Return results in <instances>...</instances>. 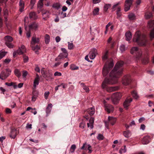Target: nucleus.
<instances>
[{"label":"nucleus","instance_id":"obj_26","mask_svg":"<svg viewBox=\"0 0 154 154\" xmlns=\"http://www.w3.org/2000/svg\"><path fill=\"white\" fill-rule=\"evenodd\" d=\"M87 111L90 115L92 116L95 113V110L94 108L92 107L89 108L88 109Z\"/></svg>","mask_w":154,"mask_h":154},{"label":"nucleus","instance_id":"obj_31","mask_svg":"<svg viewBox=\"0 0 154 154\" xmlns=\"http://www.w3.org/2000/svg\"><path fill=\"white\" fill-rule=\"evenodd\" d=\"M152 17V13L149 12H147L145 13V17L146 19L150 18Z\"/></svg>","mask_w":154,"mask_h":154},{"label":"nucleus","instance_id":"obj_33","mask_svg":"<svg viewBox=\"0 0 154 154\" xmlns=\"http://www.w3.org/2000/svg\"><path fill=\"white\" fill-rule=\"evenodd\" d=\"M117 89V88L116 87H112L107 88H106L107 91L108 92H112Z\"/></svg>","mask_w":154,"mask_h":154},{"label":"nucleus","instance_id":"obj_44","mask_svg":"<svg viewBox=\"0 0 154 154\" xmlns=\"http://www.w3.org/2000/svg\"><path fill=\"white\" fill-rule=\"evenodd\" d=\"M149 36L151 39L154 38V28L152 29L150 31Z\"/></svg>","mask_w":154,"mask_h":154},{"label":"nucleus","instance_id":"obj_52","mask_svg":"<svg viewBox=\"0 0 154 154\" xmlns=\"http://www.w3.org/2000/svg\"><path fill=\"white\" fill-rule=\"evenodd\" d=\"M127 47H126L124 45H122L120 47V49L122 52H123L127 49Z\"/></svg>","mask_w":154,"mask_h":154},{"label":"nucleus","instance_id":"obj_47","mask_svg":"<svg viewBox=\"0 0 154 154\" xmlns=\"http://www.w3.org/2000/svg\"><path fill=\"white\" fill-rule=\"evenodd\" d=\"M5 45L10 48H12L14 47V45L10 42H5Z\"/></svg>","mask_w":154,"mask_h":154},{"label":"nucleus","instance_id":"obj_54","mask_svg":"<svg viewBox=\"0 0 154 154\" xmlns=\"http://www.w3.org/2000/svg\"><path fill=\"white\" fill-rule=\"evenodd\" d=\"M97 139L99 140H102L104 139V137L103 135L101 134H99L98 135V136L97 137Z\"/></svg>","mask_w":154,"mask_h":154},{"label":"nucleus","instance_id":"obj_40","mask_svg":"<svg viewBox=\"0 0 154 154\" xmlns=\"http://www.w3.org/2000/svg\"><path fill=\"white\" fill-rule=\"evenodd\" d=\"M7 53V52H5L4 50H2L0 51V59L5 56Z\"/></svg>","mask_w":154,"mask_h":154},{"label":"nucleus","instance_id":"obj_22","mask_svg":"<svg viewBox=\"0 0 154 154\" xmlns=\"http://www.w3.org/2000/svg\"><path fill=\"white\" fill-rule=\"evenodd\" d=\"M39 42V40L38 38L32 37V41L31 42V45H34L35 44H38Z\"/></svg>","mask_w":154,"mask_h":154},{"label":"nucleus","instance_id":"obj_43","mask_svg":"<svg viewBox=\"0 0 154 154\" xmlns=\"http://www.w3.org/2000/svg\"><path fill=\"white\" fill-rule=\"evenodd\" d=\"M36 2V0H31L30 6L31 9H32Z\"/></svg>","mask_w":154,"mask_h":154},{"label":"nucleus","instance_id":"obj_49","mask_svg":"<svg viewBox=\"0 0 154 154\" xmlns=\"http://www.w3.org/2000/svg\"><path fill=\"white\" fill-rule=\"evenodd\" d=\"M53 7L57 9H58L60 8V5L59 3H55L53 5Z\"/></svg>","mask_w":154,"mask_h":154},{"label":"nucleus","instance_id":"obj_2","mask_svg":"<svg viewBox=\"0 0 154 154\" xmlns=\"http://www.w3.org/2000/svg\"><path fill=\"white\" fill-rule=\"evenodd\" d=\"M134 42H137L140 46H145L147 40L146 38V35H141L140 31H137L135 33L133 38Z\"/></svg>","mask_w":154,"mask_h":154},{"label":"nucleus","instance_id":"obj_24","mask_svg":"<svg viewBox=\"0 0 154 154\" xmlns=\"http://www.w3.org/2000/svg\"><path fill=\"white\" fill-rule=\"evenodd\" d=\"M29 17L32 20H35L37 18L38 16L35 12H31L29 14Z\"/></svg>","mask_w":154,"mask_h":154},{"label":"nucleus","instance_id":"obj_32","mask_svg":"<svg viewBox=\"0 0 154 154\" xmlns=\"http://www.w3.org/2000/svg\"><path fill=\"white\" fill-rule=\"evenodd\" d=\"M99 8L98 7L95 8L92 12L94 15H97L99 14Z\"/></svg>","mask_w":154,"mask_h":154},{"label":"nucleus","instance_id":"obj_63","mask_svg":"<svg viewBox=\"0 0 154 154\" xmlns=\"http://www.w3.org/2000/svg\"><path fill=\"white\" fill-rule=\"evenodd\" d=\"M32 126V125L31 124H27L26 127L27 129H31Z\"/></svg>","mask_w":154,"mask_h":154},{"label":"nucleus","instance_id":"obj_57","mask_svg":"<svg viewBox=\"0 0 154 154\" xmlns=\"http://www.w3.org/2000/svg\"><path fill=\"white\" fill-rule=\"evenodd\" d=\"M23 61L24 63L27 62L29 60L28 57L27 56L24 55L23 56Z\"/></svg>","mask_w":154,"mask_h":154},{"label":"nucleus","instance_id":"obj_45","mask_svg":"<svg viewBox=\"0 0 154 154\" xmlns=\"http://www.w3.org/2000/svg\"><path fill=\"white\" fill-rule=\"evenodd\" d=\"M76 148V146L75 144L72 145L70 149V152L72 153L74 152Z\"/></svg>","mask_w":154,"mask_h":154},{"label":"nucleus","instance_id":"obj_60","mask_svg":"<svg viewBox=\"0 0 154 154\" xmlns=\"http://www.w3.org/2000/svg\"><path fill=\"white\" fill-rule=\"evenodd\" d=\"M145 119L144 117H141L139 119V123H142L143 121H145Z\"/></svg>","mask_w":154,"mask_h":154},{"label":"nucleus","instance_id":"obj_51","mask_svg":"<svg viewBox=\"0 0 154 154\" xmlns=\"http://www.w3.org/2000/svg\"><path fill=\"white\" fill-rule=\"evenodd\" d=\"M149 62V58L147 57L144 58L142 60V63L144 64H146L148 63Z\"/></svg>","mask_w":154,"mask_h":154},{"label":"nucleus","instance_id":"obj_19","mask_svg":"<svg viewBox=\"0 0 154 154\" xmlns=\"http://www.w3.org/2000/svg\"><path fill=\"white\" fill-rule=\"evenodd\" d=\"M39 79V76L37 74H36V77L35 78L33 82V87L35 88L36 86L38 85Z\"/></svg>","mask_w":154,"mask_h":154},{"label":"nucleus","instance_id":"obj_5","mask_svg":"<svg viewBox=\"0 0 154 154\" xmlns=\"http://www.w3.org/2000/svg\"><path fill=\"white\" fill-rule=\"evenodd\" d=\"M122 97V94L120 93L117 92L113 94L111 96V99L113 104H117Z\"/></svg>","mask_w":154,"mask_h":154},{"label":"nucleus","instance_id":"obj_8","mask_svg":"<svg viewBox=\"0 0 154 154\" xmlns=\"http://www.w3.org/2000/svg\"><path fill=\"white\" fill-rule=\"evenodd\" d=\"M11 72V71L8 69H6L5 71H2L0 74V79L2 80L6 79L10 75Z\"/></svg>","mask_w":154,"mask_h":154},{"label":"nucleus","instance_id":"obj_23","mask_svg":"<svg viewBox=\"0 0 154 154\" xmlns=\"http://www.w3.org/2000/svg\"><path fill=\"white\" fill-rule=\"evenodd\" d=\"M108 120L109 123L112 125H113L116 122V119L115 118L109 116L108 117Z\"/></svg>","mask_w":154,"mask_h":154},{"label":"nucleus","instance_id":"obj_25","mask_svg":"<svg viewBox=\"0 0 154 154\" xmlns=\"http://www.w3.org/2000/svg\"><path fill=\"white\" fill-rule=\"evenodd\" d=\"M126 39L127 41H130L132 38L131 33L130 31L126 32L125 34Z\"/></svg>","mask_w":154,"mask_h":154},{"label":"nucleus","instance_id":"obj_36","mask_svg":"<svg viewBox=\"0 0 154 154\" xmlns=\"http://www.w3.org/2000/svg\"><path fill=\"white\" fill-rule=\"evenodd\" d=\"M124 147L123 148H121L120 149L119 152L120 154H122V153H124L126 152L127 151V148L126 147V146L125 145L124 146Z\"/></svg>","mask_w":154,"mask_h":154},{"label":"nucleus","instance_id":"obj_20","mask_svg":"<svg viewBox=\"0 0 154 154\" xmlns=\"http://www.w3.org/2000/svg\"><path fill=\"white\" fill-rule=\"evenodd\" d=\"M19 6L20 7L19 11L20 12H23L24 8V2L23 0H20Z\"/></svg>","mask_w":154,"mask_h":154},{"label":"nucleus","instance_id":"obj_3","mask_svg":"<svg viewBox=\"0 0 154 154\" xmlns=\"http://www.w3.org/2000/svg\"><path fill=\"white\" fill-rule=\"evenodd\" d=\"M114 63L112 59L109 60L104 66L103 69V74L104 76H106L109 71L113 67Z\"/></svg>","mask_w":154,"mask_h":154},{"label":"nucleus","instance_id":"obj_10","mask_svg":"<svg viewBox=\"0 0 154 154\" xmlns=\"http://www.w3.org/2000/svg\"><path fill=\"white\" fill-rule=\"evenodd\" d=\"M61 50L62 52L58 56V58L60 59L66 58L68 56V53L66 49L62 48H61Z\"/></svg>","mask_w":154,"mask_h":154},{"label":"nucleus","instance_id":"obj_46","mask_svg":"<svg viewBox=\"0 0 154 154\" xmlns=\"http://www.w3.org/2000/svg\"><path fill=\"white\" fill-rule=\"evenodd\" d=\"M68 48L69 49L71 50L73 48L74 45L72 43H70L69 42H68Z\"/></svg>","mask_w":154,"mask_h":154},{"label":"nucleus","instance_id":"obj_38","mask_svg":"<svg viewBox=\"0 0 154 154\" xmlns=\"http://www.w3.org/2000/svg\"><path fill=\"white\" fill-rule=\"evenodd\" d=\"M123 134L125 137H128L131 135V133L129 131H127L124 132Z\"/></svg>","mask_w":154,"mask_h":154},{"label":"nucleus","instance_id":"obj_41","mask_svg":"<svg viewBox=\"0 0 154 154\" xmlns=\"http://www.w3.org/2000/svg\"><path fill=\"white\" fill-rule=\"evenodd\" d=\"M111 6V5L109 4H106L104 6V10L106 12L107 11L109 8Z\"/></svg>","mask_w":154,"mask_h":154},{"label":"nucleus","instance_id":"obj_39","mask_svg":"<svg viewBox=\"0 0 154 154\" xmlns=\"http://www.w3.org/2000/svg\"><path fill=\"white\" fill-rule=\"evenodd\" d=\"M50 41V37L49 35L46 34L45 36V42L46 44H48Z\"/></svg>","mask_w":154,"mask_h":154},{"label":"nucleus","instance_id":"obj_11","mask_svg":"<svg viewBox=\"0 0 154 154\" xmlns=\"http://www.w3.org/2000/svg\"><path fill=\"white\" fill-rule=\"evenodd\" d=\"M131 80V78L129 75L125 76L122 80V83L123 85L127 86L130 84Z\"/></svg>","mask_w":154,"mask_h":154},{"label":"nucleus","instance_id":"obj_27","mask_svg":"<svg viewBox=\"0 0 154 154\" xmlns=\"http://www.w3.org/2000/svg\"><path fill=\"white\" fill-rule=\"evenodd\" d=\"M52 107V105L51 103H50L48 104L46 109V113H47V116H48V114H49L51 112V109Z\"/></svg>","mask_w":154,"mask_h":154},{"label":"nucleus","instance_id":"obj_21","mask_svg":"<svg viewBox=\"0 0 154 154\" xmlns=\"http://www.w3.org/2000/svg\"><path fill=\"white\" fill-rule=\"evenodd\" d=\"M94 121V118L91 117L89 120V122L87 124L88 128H90L91 129H92L93 128V123Z\"/></svg>","mask_w":154,"mask_h":154},{"label":"nucleus","instance_id":"obj_53","mask_svg":"<svg viewBox=\"0 0 154 154\" xmlns=\"http://www.w3.org/2000/svg\"><path fill=\"white\" fill-rule=\"evenodd\" d=\"M28 18L27 17H25L24 19V21L25 22L24 25H25V28L26 29V25L27 24L28 22Z\"/></svg>","mask_w":154,"mask_h":154},{"label":"nucleus","instance_id":"obj_1","mask_svg":"<svg viewBox=\"0 0 154 154\" xmlns=\"http://www.w3.org/2000/svg\"><path fill=\"white\" fill-rule=\"evenodd\" d=\"M124 64L122 61L117 62L114 69L109 73V79L106 78L103 82L102 87L105 88L107 85H112L117 82V79L119 76L121 74L122 71V66Z\"/></svg>","mask_w":154,"mask_h":154},{"label":"nucleus","instance_id":"obj_55","mask_svg":"<svg viewBox=\"0 0 154 154\" xmlns=\"http://www.w3.org/2000/svg\"><path fill=\"white\" fill-rule=\"evenodd\" d=\"M85 125V122H81L79 125V127L82 128H84Z\"/></svg>","mask_w":154,"mask_h":154},{"label":"nucleus","instance_id":"obj_15","mask_svg":"<svg viewBox=\"0 0 154 154\" xmlns=\"http://www.w3.org/2000/svg\"><path fill=\"white\" fill-rule=\"evenodd\" d=\"M132 100V99L131 98L129 99H127L123 103L124 108L126 109H127L128 107L130 105V103Z\"/></svg>","mask_w":154,"mask_h":154},{"label":"nucleus","instance_id":"obj_6","mask_svg":"<svg viewBox=\"0 0 154 154\" xmlns=\"http://www.w3.org/2000/svg\"><path fill=\"white\" fill-rule=\"evenodd\" d=\"M26 52L25 47L24 45H23L17 50L13 52V56L14 57L16 55H21L25 53Z\"/></svg>","mask_w":154,"mask_h":154},{"label":"nucleus","instance_id":"obj_58","mask_svg":"<svg viewBox=\"0 0 154 154\" xmlns=\"http://www.w3.org/2000/svg\"><path fill=\"white\" fill-rule=\"evenodd\" d=\"M49 92L48 91H46L45 92L44 94V97L46 99H47L49 95Z\"/></svg>","mask_w":154,"mask_h":154},{"label":"nucleus","instance_id":"obj_61","mask_svg":"<svg viewBox=\"0 0 154 154\" xmlns=\"http://www.w3.org/2000/svg\"><path fill=\"white\" fill-rule=\"evenodd\" d=\"M62 75L61 73L60 72H55L54 74V76H60Z\"/></svg>","mask_w":154,"mask_h":154},{"label":"nucleus","instance_id":"obj_56","mask_svg":"<svg viewBox=\"0 0 154 154\" xmlns=\"http://www.w3.org/2000/svg\"><path fill=\"white\" fill-rule=\"evenodd\" d=\"M28 74L27 71L26 70H23V78H26Z\"/></svg>","mask_w":154,"mask_h":154},{"label":"nucleus","instance_id":"obj_4","mask_svg":"<svg viewBox=\"0 0 154 154\" xmlns=\"http://www.w3.org/2000/svg\"><path fill=\"white\" fill-rule=\"evenodd\" d=\"M131 54L134 55L137 59H139L142 55V51L137 47H132L130 50Z\"/></svg>","mask_w":154,"mask_h":154},{"label":"nucleus","instance_id":"obj_29","mask_svg":"<svg viewBox=\"0 0 154 154\" xmlns=\"http://www.w3.org/2000/svg\"><path fill=\"white\" fill-rule=\"evenodd\" d=\"M5 42H11L13 40V38L10 36L7 35L4 38Z\"/></svg>","mask_w":154,"mask_h":154},{"label":"nucleus","instance_id":"obj_9","mask_svg":"<svg viewBox=\"0 0 154 154\" xmlns=\"http://www.w3.org/2000/svg\"><path fill=\"white\" fill-rule=\"evenodd\" d=\"M43 77L47 81H51L54 79L53 77V73L52 71L50 70H48Z\"/></svg>","mask_w":154,"mask_h":154},{"label":"nucleus","instance_id":"obj_16","mask_svg":"<svg viewBox=\"0 0 154 154\" xmlns=\"http://www.w3.org/2000/svg\"><path fill=\"white\" fill-rule=\"evenodd\" d=\"M18 133L17 130L16 129H13L11 130L9 136L11 138L14 139Z\"/></svg>","mask_w":154,"mask_h":154},{"label":"nucleus","instance_id":"obj_59","mask_svg":"<svg viewBox=\"0 0 154 154\" xmlns=\"http://www.w3.org/2000/svg\"><path fill=\"white\" fill-rule=\"evenodd\" d=\"M88 149L89 150L88 153H91L92 152V150L91 149V147L90 144H88Z\"/></svg>","mask_w":154,"mask_h":154},{"label":"nucleus","instance_id":"obj_34","mask_svg":"<svg viewBox=\"0 0 154 154\" xmlns=\"http://www.w3.org/2000/svg\"><path fill=\"white\" fill-rule=\"evenodd\" d=\"M14 72L15 75L18 77L19 78L21 75V72L18 69H16L14 70Z\"/></svg>","mask_w":154,"mask_h":154},{"label":"nucleus","instance_id":"obj_64","mask_svg":"<svg viewBox=\"0 0 154 154\" xmlns=\"http://www.w3.org/2000/svg\"><path fill=\"white\" fill-rule=\"evenodd\" d=\"M83 89L86 92H88L89 91L88 88L86 86H84L83 87Z\"/></svg>","mask_w":154,"mask_h":154},{"label":"nucleus","instance_id":"obj_62","mask_svg":"<svg viewBox=\"0 0 154 154\" xmlns=\"http://www.w3.org/2000/svg\"><path fill=\"white\" fill-rule=\"evenodd\" d=\"M93 3L94 4H96L100 3L101 0H92Z\"/></svg>","mask_w":154,"mask_h":154},{"label":"nucleus","instance_id":"obj_50","mask_svg":"<svg viewBox=\"0 0 154 154\" xmlns=\"http://www.w3.org/2000/svg\"><path fill=\"white\" fill-rule=\"evenodd\" d=\"M108 54V51H106L105 53L104 54L102 57V59L103 60H106L107 58V54Z\"/></svg>","mask_w":154,"mask_h":154},{"label":"nucleus","instance_id":"obj_12","mask_svg":"<svg viewBox=\"0 0 154 154\" xmlns=\"http://www.w3.org/2000/svg\"><path fill=\"white\" fill-rule=\"evenodd\" d=\"M133 0H126L125 2V12L130 10L131 5H132Z\"/></svg>","mask_w":154,"mask_h":154},{"label":"nucleus","instance_id":"obj_17","mask_svg":"<svg viewBox=\"0 0 154 154\" xmlns=\"http://www.w3.org/2000/svg\"><path fill=\"white\" fill-rule=\"evenodd\" d=\"M121 4L120 2H118L114 4L112 7V11H114L116 10H118V11H121V7L119 6Z\"/></svg>","mask_w":154,"mask_h":154},{"label":"nucleus","instance_id":"obj_14","mask_svg":"<svg viewBox=\"0 0 154 154\" xmlns=\"http://www.w3.org/2000/svg\"><path fill=\"white\" fill-rule=\"evenodd\" d=\"M39 26V25L37 23L33 22L29 25V29L33 30H36Z\"/></svg>","mask_w":154,"mask_h":154},{"label":"nucleus","instance_id":"obj_13","mask_svg":"<svg viewBox=\"0 0 154 154\" xmlns=\"http://www.w3.org/2000/svg\"><path fill=\"white\" fill-rule=\"evenodd\" d=\"M97 50L95 48H93L91 51H90L89 54V58L91 59H94L96 56V55L97 54Z\"/></svg>","mask_w":154,"mask_h":154},{"label":"nucleus","instance_id":"obj_18","mask_svg":"<svg viewBox=\"0 0 154 154\" xmlns=\"http://www.w3.org/2000/svg\"><path fill=\"white\" fill-rule=\"evenodd\" d=\"M42 15L43 17V19L45 20L47 18H48L50 14L49 11L46 10H43L42 11Z\"/></svg>","mask_w":154,"mask_h":154},{"label":"nucleus","instance_id":"obj_35","mask_svg":"<svg viewBox=\"0 0 154 154\" xmlns=\"http://www.w3.org/2000/svg\"><path fill=\"white\" fill-rule=\"evenodd\" d=\"M132 95L133 97L135 99H137L139 97L137 92L135 91H133L132 92Z\"/></svg>","mask_w":154,"mask_h":154},{"label":"nucleus","instance_id":"obj_48","mask_svg":"<svg viewBox=\"0 0 154 154\" xmlns=\"http://www.w3.org/2000/svg\"><path fill=\"white\" fill-rule=\"evenodd\" d=\"M154 25V21H150L148 22V26L149 28H151Z\"/></svg>","mask_w":154,"mask_h":154},{"label":"nucleus","instance_id":"obj_37","mask_svg":"<svg viewBox=\"0 0 154 154\" xmlns=\"http://www.w3.org/2000/svg\"><path fill=\"white\" fill-rule=\"evenodd\" d=\"M34 45H31V47L33 50L35 51V53H36V51L39 50L40 49V47L38 45H36L34 46Z\"/></svg>","mask_w":154,"mask_h":154},{"label":"nucleus","instance_id":"obj_28","mask_svg":"<svg viewBox=\"0 0 154 154\" xmlns=\"http://www.w3.org/2000/svg\"><path fill=\"white\" fill-rule=\"evenodd\" d=\"M149 138L148 137L146 136L144 137L142 140V142L143 144H146L149 143Z\"/></svg>","mask_w":154,"mask_h":154},{"label":"nucleus","instance_id":"obj_42","mask_svg":"<svg viewBox=\"0 0 154 154\" xmlns=\"http://www.w3.org/2000/svg\"><path fill=\"white\" fill-rule=\"evenodd\" d=\"M79 69V67L76 66L74 64H72L70 66V69L72 70L78 69Z\"/></svg>","mask_w":154,"mask_h":154},{"label":"nucleus","instance_id":"obj_30","mask_svg":"<svg viewBox=\"0 0 154 154\" xmlns=\"http://www.w3.org/2000/svg\"><path fill=\"white\" fill-rule=\"evenodd\" d=\"M128 17L130 20H134L136 19V16L133 13H130L128 16Z\"/></svg>","mask_w":154,"mask_h":154},{"label":"nucleus","instance_id":"obj_7","mask_svg":"<svg viewBox=\"0 0 154 154\" xmlns=\"http://www.w3.org/2000/svg\"><path fill=\"white\" fill-rule=\"evenodd\" d=\"M103 103L104 104L105 110L108 113H109L113 112L114 108L111 105L106 104V100H103Z\"/></svg>","mask_w":154,"mask_h":154}]
</instances>
